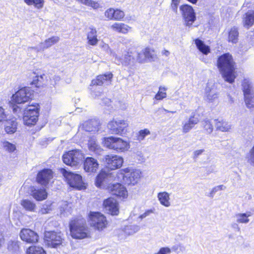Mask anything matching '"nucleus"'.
Segmentation results:
<instances>
[{
	"label": "nucleus",
	"instance_id": "f257e3e1",
	"mask_svg": "<svg viewBox=\"0 0 254 254\" xmlns=\"http://www.w3.org/2000/svg\"><path fill=\"white\" fill-rule=\"evenodd\" d=\"M217 66L226 81L230 83L234 82L235 63L231 55L225 53L220 56L217 60Z\"/></svg>",
	"mask_w": 254,
	"mask_h": 254
},
{
	"label": "nucleus",
	"instance_id": "f03ea898",
	"mask_svg": "<svg viewBox=\"0 0 254 254\" xmlns=\"http://www.w3.org/2000/svg\"><path fill=\"white\" fill-rule=\"evenodd\" d=\"M69 229L71 236L74 239H82L89 237L86 220L81 217L72 220L69 223Z\"/></svg>",
	"mask_w": 254,
	"mask_h": 254
},
{
	"label": "nucleus",
	"instance_id": "7ed1b4c3",
	"mask_svg": "<svg viewBox=\"0 0 254 254\" xmlns=\"http://www.w3.org/2000/svg\"><path fill=\"white\" fill-rule=\"evenodd\" d=\"M39 105L38 104L25 106L22 112L14 113L18 116L23 115V120L24 124L27 126L35 125L38 121L39 114Z\"/></svg>",
	"mask_w": 254,
	"mask_h": 254
},
{
	"label": "nucleus",
	"instance_id": "20e7f679",
	"mask_svg": "<svg viewBox=\"0 0 254 254\" xmlns=\"http://www.w3.org/2000/svg\"><path fill=\"white\" fill-rule=\"evenodd\" d=\"M31 93L29 88L24 87L23 88L15 93V94L12 95L13 101L14 104L12 106V110L13 113H17L22 112L23 108V104L28 102L30 99Z\"/></svg>",
	"mask_w": 254,
	"mask_h": 254
},
{
	"label": "nucleus",
	"instance_id": "39448f33",
	"mask_svg": "<svg viewBox=\"0 0 254 254\" xmlns=\"http://www.w3.org/2000/svg\"><path fill=\"white\" fill-rule=\"evenodd\" d=\"M62 158L64 163L66 165L76 167L82 164L84 155L82 151L74 149L65 152L63 155Z\"/></svg>",
	"mask_w": 254,
	"mask_h": 254
},
{
	"label": "nucleus",
	"instance_id": "423d86ee",
	"mask_svg": "<svg viewBox=\"0 0 254 254\" xmlns=\"http://www.w3.org/2000/svg\"><path fill=\"white\" fill-rule=\"evenodd\" d=\"M104 144L107 147L118 152L127 151L129 148V143L121 138L110 137L104 138Z\"/></svg>",
	"mask_w": 254,
	"mask_h": 254
},
{
	"label": "nucleus",
	"instance_id": "0eeeda50",
	"mask_svg": "<svg viewBox=\"0 0 254 254\" xmlns=\"http://www.w3.org/2000/svg\"><path fill=\"white\" fill-rule=\"evenodd\" d=\"M245 102L248 108L254 107V88L248 79H244L242 84Z\"/></svg>",
	"mask_w": 254,
	"mask_h": 254
},
{
	"label": "nucleus",
	"instance_id": "6e6552de",
	"mask_svg": "<svg viewBox=\"0 0 254 254\" xmlns=\"http://www.w3.org/2000/svg\"><path fill=\"white\" fill-rule=\"evenodd\" d=\"M62 173L70 187L78 190H81L84 188L82 178L81 175L73 173L64 169L62 170Z\"/></svg>",
	"mask_w": 254,
	"mask_h": 254
},
{
	"label": "nucleus",
	"instance_id": "1a4fd4ad",
	"mask_svg": "<svg viewBox=\"0 0 254 254\" xmlns=\"http://www.w3.org/2000/svg\"><path fill=\"white\" fill-rule=\"evenodd\" d=\"M89 222L91 227L98 231L106 228L107 221L106 217L98 212H90L89 214Z\"/></svg>",
	"mask_w": 254,
	"mask_h": 254
},
{
	"label": "nucleus",
	"instance_id": "9d476101",
	"mask_svg": "<svg viewBox=\"0 0 254 254\" xmlns=\"http://www.w3.org/2000/svg\"><path fill=\"white\" fill-rule=\"evenodd\" d=\"M128 126L127 121L116 119L110 121L107 127L112 134L123 135L126 133Z\"/></svg>",
	"mask_w": 254,
	"mask_h": 254
},
{
	"label": "nucleus",
	"instance_id": "9b49d317",
	"mask_svg": "<svg viewBox=\"0 0 254 254\" xmlns=\"http://www.w3.org/2000/svg\"><path fill=\"white\" fill-rule=\"evenodd\" d=\"M180 9L186 25L190 26L196 19L193 8L188 4H185L181 5Z\"/></svg>",
	"mask_w": 254,
	"mask_h": 254
},
{
	"label": "nucleus",
	"instance_id": "f8f14e48",
	"mask_svg": "<svg viewBox=\"0 0 254 254\" xmlns=\"http://www.w3.org/2000/svg\"><path fill=\"white\" fill-rule=\"evenodd\" d=\"M103 160L106 164V167L111 170L120 168L124 162L122 157L113 154L105 155Z\"/></svg>",
	"mask_w": 254,
	"mask_h": 254
},
{
	"label": "nucleus",
	"instance_id": "ddd939ff",
	"mask_svg": "<svg viewBox=\"0 0 254 254\" xmlns=\"http://www.w3.org/2000/svg\"><path fill=\"white\" fill-rule=\"evenodd\" d=\"M45 239L47 245L52 248H57L62 244L63 241L61 233L55 231H46Z\"/></svg>",
	"mask_w": 254,
	"mask_h": 254
},
{
	"label": "nucleus",
	"instance_id": "4468645a",
	"mask_svg": "<svg viewBox=\"0 0 254 254\" xmlns=\"http://www.w3.org/2000/svg\"><path fill=\"white\" fill-rule=\"evenodd\" d=\"M116 177L118 180L123 183L134 184L137 182L138 178H140V174L138 171L131 172L130 174H125L124 173H117Z\"/></svg>",
	"mask_w": 254,
	"mask_h": 254
},
{
	"label": "nucleus",
	"instance_id": "2eb2a0df",
	"mask_svg": "<svg viewBox=\"0 0 254 254\" xmlns=\"http://www.w3.org/2000/svg\"><path fill=\"white\" fill-rule=\"evenodd\" d=\"M19 236L21 240L27 243H35L38 242L39 236L34 231L29 229H23Z\"/></svg>",
	"mask_w": 254,
	"mask_h": 254
},
{
	"label": "nucleus",
	"instance_id": "dca6fc26",
	"mask_svg": "<svg viewBox=\"0 0 254 254\" xmlns=\"http://www.w3.org/2000/svg\"><path fill=\"white\" fill-rule=\"evenodd\" d=\"M53 177V171L50 169H44L38 172L36 180L37 182L43 185H47Z\"/></svg>",
	"mask_w": 254,
	"mask_h": 254
},
{
	"label": "nucleus",
	"instance_id": "f3484780",
	"mask_svg": "<svg viewBox=\"0 0 254 254\" xmlns=\"http://www.w3.org/2000/svg\"><path fill=\"white\" fill-rule=\"evenodd\" d=\"M103 205L109 214L112 215H117L119 214V204L115 198L109 197L105 199Z\"/></svg>",
	"mask_w": 254,
	"mask_h": 254
},
{
	"label": "nucleus",
	"instance_id": "a211bd4d",
	"mask_svg": "<svg viewBox=\"0 0 254 254\" xmlns=\"http://www.w3.org/2000/svg\"><path fill=\"white\" fill-rule=\"evenodd\" d=\"M110 193L113 195L119 197L125 198L127 195V191L125 187L120 183L110 184L108 187Z\"/></svg>",
	"mask_w": 254,
	"mask_h": 254
},
{
	"label": "nucleus",
	"instance_id": "6ab92c4d",
	"mask_svg": "<svg viewBox=\"0 0 254 254\" xmlns=\"http://www.w3.org/2000/svg\"><path fill=\"white\" fill-rule=\"evenodd\" d=\"M113 74L111 72H107L104 74L99 75L96 78L93 79L91 84L93 85L106 86L111 84Z\"/></svg>",
	"mask_w": 254,
	"mask_h": 254
},
{
	"label": "nucleus",
	"instance_id": "aec40b11",
	"mask_svg": "<svg viewBox=\"0 0 254 254\" xmlns=\"http://www.w3.org/2000/svg\"><path fill=\"white\" fill-rule=\"evenodd\" d=\"M99 166V164L96 159L91 157H87L83 163V167L86 172L94 173L95 172Z\"/></svg>",
	"mask_w": 254,
	"mask_h": 254
},
{
	"label": "nucleus",
	"instance_id": "412c9836",
	"mask_svg": "<svg viewBox=\"0 0 254 254\" xmlns=\"http://www.w3.org/2000/svg\"><path fill=\"white\" fill-rule=\"evenodd\" d=\"M198 122L199 119L197 117H195L194 115L190 116L188 119H186L182 123L183 132L185 133L189 132Z\"/></svg>",
	"mask_w": 254,
	"mask_h": 254
},
{
	"label": "nucleus",
	"instance_id": "4be33fe9",
	"mask_svg": "<svg viewBox=\"0 0 254 254\" xmlns=\"http://www.w3.org/2000/svg\"><path fill=\"white\" fill-rule=\"evenodd\" d=\"M4 130L8 134H13L17 129V123L14 118L5 119L4 121Z\"/></svg>",
	"mask_w": 254,
	"mask_h": 254
},
{
	"label": "nucleus",
	"instance_id": "5701e85b",
	"mask_svg": "<svg viewBox=\"0 0 254 254\" xmlns=\"http://www.w3.org/2000/svg\"><path fill=\"white\" fill-rule=\"evenodd\" d=\"M244 26L248 29L254 24V10H249L243 16Z\"/></svg>",
	"mask_w": 254,
	"mask_h": 254
},
{
	"label": "nucleus",
	"instance_id": "b1692460",
	"mask_svg": "<svg viewBox=\"0 0 254 254\" xmlns=\"http://www.w3.org/2000/svg\"><path fill=\"white\" fill-rule=\"evenodd\" d=\"M99 123L96 120H90L83 124V128L86 131L95 132L98 130Z\"/></svg>",
	"mask_w": 254,
	"mask_h": 254
},
{
	"label": "nucleus",
	"instance_id": "393cba45",
	"mask_svg": "<svg viewBox=\"0 0 254 254\" xmlns=\"http://www.w3.org/2000/svg\"><path fill=\"white\" fill-rule=\"evenodd\" d=\"M31 195L38 201H42L47 197V192L44 189L33 188L31 190Z\"/></svg>",
	"mask_w": 254,
	"mask_h": 254
},
{
	"label": "nucleus",
	"instance_id": "a878e982",
	"mask_svg": "<svg viewBox=\"0 0 254 254\" xmlns=\"http://www.w3.org/2000/svg\"><path fill=\"white\" fill-rule=\"evenodd\" d=\"M135 62V59L132 52H126L120 59V62L118 64L122 63L125 65H128L131 64H133Z\"/></svg>",
	"mask_w": 254,
	"mask_h": 254
},
{
	"label": "nucleus",
	"instance_id": "bb28decb",
	"mask_svg": "<svg viewBox=\"0 0 254 254\" xmlns=\"http://www.w3.org/2000/svg\"><path fill=\"white\" fill-rule=\"evenodd\" d=\"M216 130L221 131H228L231 128V125L223 119L215 120Z\"/></svg>",
	"mask_w": 254,
	"mask_h": 254
},
{
	"label": "nucleus",
	"instance_id": "cd10ccee",
	"mask_svg": "<svg viewBox=\"0 0 254 254\" xmlns=\"http://www.w3.org/2000/svg\"><path fill=\"white\" fill-rule=\"evenodd\" d=\"M111 174L105 172H101L96 178L95 184L97 187H101L104 185V183L110 177Z\"/></svg>",
	"mask_w": 254,
	"mask_h": 254
},
{
	"label": "nucleus",
	"instance_id": "c85d7f7f",
	"mask_svg": "<svg viewBox=\"0 0 254 254\" xmlns=\"http://www.w3.org/2000/svg\"><path fill=\"white\" fill-rule=\"evenodd\" d=\"M157 197L162 205L165 207L170 206V202L169 201L170 195L167 192L164 191L159 192L157 195Z\"/></svg>",
	"mask_w": 254,
	"mask_h": 254
},
{
	"label": "nucleus",
	"instance_id": "c756f323",
	"mask_svg": "<svg viewBox=\"0 0 254 254\" xmlns=\"http://www.w3.org/2000/svg\"><path fill=\"white\" fill-rule=\"evenodd\" d=\"M251 215L252 213L250 211H248L246 213L236 214L234 218L236 219L237 223H247L250 221L248 217Z\"/></svg>",
	"mask_w": 254,
	"mask_h": 254
},
{
	"label": "nucleus",
	"instance_id": "7c9ffc66",
	"mask_svg": "<svg viewBox=\"0 0 254 254\" xmlns=\"http://www.w3.org/2000/svg\"><path fill=\"white\" fill-rule=\"evenodd\" d=\"M59 41V38L57 36H53L45 41L44 42L41 43L39 45L40 50H44L48 48L53 45L57 43Z\"/></svg>",
	"mask_w": 254,
	"mask_h": 254
},
{
	"label": "nucleus",
	"instance_id": "2f4dec72",
	"mask_svg": "<svg viewBox=\"0 0 254 254\" xmlns=\"http://www.w3.org/2000/svg\"><path fill=\"white\" fill-rule=\"evenodd\" d=\"M195 44L199 51L203 54L207 55L210 53V49L209 47L206 45L202 40L196 39L195 40Z\"/></svg>",
	"mask_w": 254,
	"mask_h": 254
},
{
	"label": "nucleus",
	"instance_id": "473e14b6",
	"mask_svg": "<svg viewBox=\"0 0 254 254\" xmlns=\"http://www.w3.org/2000/svg\"><path fill=\"white\" fill-rule=\"evenodd\" d=\"M21 205L27 211L35 212L36 208L35 203L29 199H23L21 201Z\"/></svg>",
	"mask_w": 254,
	"mask_h": 254
},
{
	"label": "nucleus",
	"instance_id": "72a5a7b5",
	"mask_svg": "<svg viewBox=\"0 0 254 254\" xmlns=\"http://www.w3.org/2000/svg\"><path fill=\"white\" fill-rule=\"evenodd\" d=\"M19 243L20 242L17 241H9L7 244L8 251L12 253H17L20 249Z\"/></svg>",
	"mask_w": 254,
	"mask_h": 254
},
{
	"label": "nucleus",
	"instance_id": "f704fd0d",
	"mask_svg": "<svg viewBox=\"0 0 254 254\" xmlns=\"http://www.w3.org/2000/svg\"><path fill=\"white\" fill-rule=\"evenodd\" d=\"M206 100L209 102H213L218 97V93L213 89L207 87L205 89Z\"/></svg>",
	"mask_w": 254,
	"mask_h": 254
},
{
	"label": "nucleus",
	"instance_id": "c9c22d12",
	"mask_svg": "<svg viewBox=\"0 0 254 254\" xmlns=\"http://www.w3.org/2000/svg\"><path fill=\"white\" fill-rule=\"evenodd\" d=\"M97 31L95 29L90 28V31L87 35L88 43L91 45L97 44L98 39L97 38Z\"/></svg>",
	"mask_w": 254,
	"mask_h": 254
},
{
	"label": "nucleus",
	"instance_id": "e433bc0d",
	"mask_svg": "<svg viewBox=\"0 0 254 254\" xmlns=\"http://www.w3.org/2000/svg\"><path fill=\"white\" fill-rule=\"evenodd\" d=\"M140 227L137 225H130L126 226L123 229L124 233L127 235H133L138 232Z\"/></svg>",
	"mask_w": 254,
	"mask_h": 254
},
{
	"label": "nucleus",
	"instance_id": "4c0bfd02",
	"mask_svg": "<svg viewBox=\"0 0 254 254\" xmlns=\"http://www.w3.org/2000/svg\"><path fill=\"white\" fill-rule=\"evenodd\" d=\"M239 32L238 29L236 27H233L231 29L229 32V42L233 43H236L238 40Z\"/></svg>",
	"mask_w": 254,
	"mask_h": 254
},
{
	"label": "nucleus",
	"instance_id": "58836bf2",
	"mask_svg": "<svg viewBox=\"0 0 254 254\" xmlns=\"http://www.w3.org/2000/svg\"><path fill=\"white\" fill-rule=\"evenodd\" d=\"M112 28L119 32L126 33L129 27L124 23H115L112 25Z\"/></svg>",
	"mask_w": 254,
	"mask_h": 254
},
{
	"label": "nucleus",
	"instance_id": "ea45409f",
	"mask_svg": "<svg viewBox=\"0 0 254 254\" xmlns=\"http://www.w3.org/2000/svg\"><path fill=\"white\" fill-rule=\"evenodd\" d=\"M202 126L205 132L207 134H210L213 130V125L209 119H205L202 122Z\"/></svg>",
	"mask_w": 254,
	"mask_h": 254
},
{
	"label": "nucleus",
	"instance_id": "a19ab883",
	"mask_svg": "<svg viewBox=\"0 0 254 254\" xmlns=\"http://www.w3.org/2000/svg\"><path fill=\"white\" fill-rule=\"evenodd\" d=\"M144 50L146 60L149 62L154 61L157 58L154 51L149 48H146Z\"/></svg>",
	"mask_w": 254,
	"mask_h": 254
},
{
	"label": "nucleus",
	"instance_id": "79ce46f5",
	"mask_svg": "<svg viewBox=\"0 0 254 254\" xmlns=\"http://www.w3.org/2000/svg\"><path fill=\"white\" fill-rule=\"evenodd\" d=\"M135 61L140 63H145L147 60L144 53V50L143 49L140 52L133 53Z\"/></svg>",
	"mask_w": 254,
	"mask_h": 254
},
{
	"label": "nucleus",
	"instance_id": "37998d69",
	"mask_svg": "<svg viewBox=\"0 0 254 254\" xmlns=\"http://www.w3.org/2000/svg\"><path fill=\"white\" fill-rule=\"evenodd\" d=\"M24 2L29 5H33L35 7L39 9L43 7L44 0H24Z\"/></svg>",
	"mask_w": 254,
	"mask_h": 254
},
{
	"label": "nucleus",
	"instance_id": "c03bdc74",
	"mask_svg": "<svg viewBox=\"0 0 254 254\" xmlns=\"http://www.w3.org/2000/svg\"><path fill=\"white\" fill-rule=\"evenodd\" d=\"M27 254H46L42 247H31L27 250Z\"/></svg>",
	"mask_w": 254,
	"mask_h": 254
},
{
	"label": "nucleus",
	"instance_id": "a18cd8bd",
	"mask_svg": "<svg viewBox=\"0 0 254 254\" xmlns=\"http://www.w3.org/2000/svg\"><path fill=\"white\" fill-rule=\"evenodd\" d=\"M88 148L90 151H93L95 153H99L101 151L100 147L94 140H90L89 141Z\"/></svg>",
	"mask_w": 254,
	"mask_h": 254
},
{
	"label": "nucleus",
	"instance_id": "49530a36",
	"mask_svg": "<svg viewBox=\"0 0 254 254\" xmlns=\"http://www.w3.org/2000/svg\"><path fill=\"white\" fill-rule=\"evenodd\" d=\"M45 76V74L41 75L40 76L36 75L34 78L31 84L35 85V86L37 87H40L42 84Z\"/></svg>",
	"mask_w": 254,
	"mask_h": 254
},
{
	"label": "nucleus",
	"instance_id": "de8ad7c7",
	"mask_svg": "<svg viewBox=\"0 0 254 254\" xmlns=\"http://www.w3.org/2000/svg\"><path fill=\"white\" fill-rule=\"evenodd\" d=\"M3 147L6 151L9 152H13L16 150L15 145L7 141L3 142Z\"/></svg>",
	"mask_w": 254,
	"mask_h": 254
},
{
	"label": "nucleus",
	"instance_id": "09e8293b",
	"mask_svg": "<svg viewBox=\"0 0 254 254\" xmlns=\"http://www.w3.org/2000/svg\"><path fill=\"white\" fill-rule=\"evenodd\" d=\"M125 16L124 11L119 9H115L114 19L119 20L122 19Z\"/></svg>",
	"mask_w": 254,
	"mask_h": 254
},
{
	"label": "nucleus",
	"instance_id": "8fccbe9b",
	"mask_svg": "<svg viewBox=\"0 0 254 254\" xmlns=\"http://www.w3.org/2000/svg\"><path fill=\"white\" fill-rule=\"evenodd\" d=\"M150 134V131L147 129H144L143 130H141L139 132V134L138 135V140L141 141L144 139L145 137Z\"/></svg>",
	"mask_w": 254,
	"mask_h": 254
},
{
	"label": "nucleus",
	"instance_id": "3c124183",
	"mask_svg": "<svg viewBox=\"0 0 254 254\" xmlns=\"http://www.w3.org/2000/svg\"><path fill=\"white\" fill-rule=\"evenodd\" d=\"M115 9L113 8H109L105 12V15L109 19H114Z\"/></svg>",
	"mask_w": 254,
	"mask_h": 254
},
{
	"label": "nucleus",
	"instance_id": "603ef678",
	"mask_svg": "<svg viewBox=\"0 0 254 254\" xmlns=\"http://www.w3.org/2000/svg\"><path fill=\"white\" fill-rule=\"evenodd\" d=\"M162 89L161 88H160L159 91L155 95V98L157 100H162L163 98L166 97V93L165 92H163L160 91Z\"/></svg>",
	"mask_w": 254,
	"mask_h": 254
},
{
	"label": "nucleus",
	"instance_id": "864d4df0",
	"mask_svg": "<svg viewBox=\"0 0 254 254\" xmlns=\"http://www.w3.org/2000/svg\"><path fill=\"white\" fill-rule=\"evenodd\" d=\"M180 2V0H172L171 8L172 10L175 12H177L178 6Z\"/></svg>",
	"mask_w": 254,
	"mask_h": 254
},
{
	"label": "nucleus",
	"instance_id": "5fc2aeb1",
	"mask_svg": "<svg viewBox=\"0 0 254 254\" xmlns=\"http://www.w3.org/2000/svg\"><path fill=\"white\" fill-rule=\"evenodd\" d=\"M248 162L254 165V145L250 151V156L248 157Z\"/></svg>",
	"mask_w": 254,
	"mask_h": 254
},
{
	"label": "nucleus",
	"instance_id": "6e6d98bb",
	"mask_svg": "<svg viewBox=\"0 0 254 254\" xmlns=\"http://www.w3.org/2000/svg\"><path fill=\"white\" fill-rule=\"evenodd\" d=\"M204 152V149H201L195 150L193 152L192 158L196 160L200 155H201Z\"/></svg>",
	"mask_w": 254,
	"mask_h": 254
},
{
	"label": "nucleus",
	"instance_id": "4d7b16f0",
	"mask_svg": "<svg viewBox=\"0 0 254 254\" xmlns=\"http://www.w3.org/2000/svg\"><path fill=\"white\" fill-rule=\"evenodd\" d=\"M7 119V116L5 113L4 110L0 107V122H4Z\"/></svg>",
	"mask_w": 254,
	"mask_h": 254
},
{
	"label": "nucleus",
	"instance_id": "13d9d810",
	"mask_svg": "<svg viewBox=\"0 0 254 254\" xmlns=\"http://www.w3.org/2000/svg\"><path fill=\"white\" fill-rule=\"evenodd\" d=\"M51 210V208H49L47 205H43L42 208L40 210L39 212L42 214H45L49 213V211Z\"/></svg>",
	"mask_w": 254,
	"mask_h": 254
},
{
	"label": "nucleus",
	"instance_id": "bf43d9fd",
	"mask_svg": "<svg viewBox=\"0 0 254 254\" xmlns=\"http://www.w3.org/2000/svg\"><path fill=\"white\" fill-rule=\"evenodd\" d=\"M151 213H152V210H148L147 211H146L145 212H144V213H143L142 214H141V215H140L139 217L140 219L144 218Z\"/></svg>",
	"mask_w": 254,
	"mask_h": 254
},
{
	"label": "nucleus",
	"instance_id": "052dcab7",
	"mask_svg": "<svg viewBox=\"0 0 254 254\" xmlns=\"http://www.w3.org/2000/svg\"><path fill=\"white\" fill-rule=\"evenodd\" d=\"M231 227L234 229L237 230L238 232L240 231V228L239 227L238 224L237 223H232L231 225Z\"/></svg>",
	"mask_w": 254,
	"mask_h": 254
},
{
	"label": "nucleus",
	"instance_id": "680f3d73",
	"mask_svg": "<svg viewBox=\"0 0 254 254\" xmlns=\"http://www.w3.org/2000/svg\"><path fill=\"white\" fill-rule=\"evenodd\" d=\"M130 169L128 168H127L124 169H122L120 170V172H118V173H121L122 172L124 173L125 174H127L130 173Z\"/></svg>",
	"mask_w": 254,
	"mask_h": 254
},
{
	"label": "nucleus",
	"instance_id": "e2e57ef3",
	"mask_svg": "<svg viewBox=\"0 0 254 254\" xmlns=\"http://www.w3.org/2000/svg\"><path fill=\"white\" fill-rule=\"evenodd\" d=\"M4 239L2 233H0V248L1 247L2 244L4 243Z\"/></svg>",
	"mask_w": 254,
	"mask_h": 254
},
{
	"label": "nucleus",
	"instance_id": "0e129e2a",
	"mask_svg": "<svg viewBox=\"0 0 254 254\" xmlns=\"http://www.w3.org/2000/svg\"><path fill=\"white\" fill-rule=\"evenodd\" d=\"M180 248V244H179L178 245H174L172 247V250L174 252H177L178 250H179Z\"/></svg>",
	"mask_w": 254,
	"mask_h": 254
},
{
	"label": "nucleus",
	"instance_id": "69168bd1",
	"mask_svg": "<svg viewBox=\"0 0 254 254\" xmlns=\"http://www.w3.org/2000/svg\"><path fill=\"white\" fill-rule=\"evenodd\" d=\"M180 251L183 252L186 250V247L182 244H180V248L179 249Z\"/></svg>",
	"mask_w": 254,
	"mask_h": 254
},
{
	"label": "nucleus",
	"instance_id": "338daca9",
	"mask_svg": "<svg viewBox=\"0 0 254 254\" xmlns=\"http://www.w3.org/2000/svg\"><path fill=\"white\" fill-rule=\"evenodd\" d=\"M162 53L163 55L166 56V57L169 56V55H170V52L168 50H164L162 52Z\"/></svg>",
	"mask_w": 254,
	"mask_h": 254
},
{
	"label": "nucleus",
	"instance_id": "774afa93",
	"mask_svg": "<svg viewBox=\"0 0 254 254\" xmlns=\"http://www.w3.org/2000/svg\"><path fill=\"white\" fill-rule=\"evenodd\" d=\"M217 188L218 189V190H224L225 189V187L223 185H219V186H216Z\"/></svg>",
	"mask_w": 254,
	"mask_h": 254
}]
</instances>
